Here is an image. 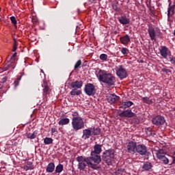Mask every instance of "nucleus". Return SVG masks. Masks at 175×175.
I'll list each match as a JSON object with an SVG mask.
<instances>
[{"label":"nucleus","instance_id":"obj_1","mask_svg":"<svg viewBox=\"0 0 175 175\" xmlns=\"http://www.w3.org/2000/svg\"><path fill=\"white\" fill-rule=\"evenodd\" d=\"M78 162V169L79 170H84L85 167H87V165L88 167L91 169H94L96 170L98 169V165L96 163H94L92 159L90 157H84L83 156H79L76 158Z\"/></svg>","mask_w":175,"mask_h":175},{"label":"nucleus","instance_id":"obj_2","mask_svg":"<svg viewBox=\"0 0 175 175\" xmlns=\"http://www.w3.org/2000/svg\"><path fill=\"white\" fill-rule=\"evenodd\" d=\"M97 77L100 81L105 83L108 85H114V83H116V77L105 70H100L97 74Z\"/></svg>","mask_w":175,"mask_h":175},{"label":"nucleus","instance_id":"obj_3","mask_svg":"<svg viewBox=\"0 0 175 175\" xmlns=\"http://www.w3.org/2000/svg\"><path fill=\"white\" fill-rule=\"evenodd\" d=\"M100 152H102V145L96 144L94 147V150H92L90 153V157H89L97 166L102 162V158L99 154Z\"/></svg>","mask_w":175,"mask_h":175},{"label":"nucleus","instance_id":"obj_4","mask_svg":"<svg viewBox=\"0 0 175 175\" xmlns=\"http://www.w3.org/2000/svg\"><path fill=\"white\" fill-rule=\"evenodd\" d=\"M100 133V129L91 127L86 129L83 130V135L81 137L83 140H87V139H90V136H96Z\"/></svg>","mask_w":175,"mask_h":175},{"label":"nucleus","instance_id":"obj_5","mask_svg":"<svg viewBox=\"0 0 175 175\" xmlns=\"http://www.w3.org/2000/svg\"><path fill=\"white\" fill-rule=\"evenodd\" d=\"M72 127L73 131L77 132L84 128V120L80 116H75L72 119Z\"/></svg>","mask_w":175,"mask_h":175},{"label":"nucleus","instance_id":"obj_6","mask_svg":"<svg viewBox=\"0 0 175 175\" xmlns=\"http://www.w3.org/2000/svg\"><path fill=\"white\" fill-rule=\"evenodd\" d=\"M114 159V150L109 149L105 150L103 154V161L106 162L108 165H111V161Z\"/></svg>","mask_w":175,"mask_h":175},{"label":"nucleus","instance_id":"obj_7","mask_svg":"<svg viewBox=\"0 0 175 175\" xmlns=\"http://www.w3.org/2000/svg\"><path fill=\"white\" fill-rule=\"evenodd\" d=\"M84 91L86 95H88V96L95 95V85H94L92 83H88L85 85Z\"/></svg>","mask_w":175,"mask_h":175},{"label":"nucleus","instance_id":"obj_8","mask_svg":"<svg viewBox=\"0 0 175 175\" xmlns=\"http://www.w3.org/2000/svg\"><path fill=\"white\" fill-rule=\"evenodd\" d=\"M157 157L159 161H161V163L164 165H167L169 163V159L165 157V152H163V150H159L157 152Z\"/></svg>","mask_w":175,"mask_h":175},{"label":"nucleus","instance_id":"obj_9","mask_svg":"<svg viewBox=\"0 0 175 175\" xmlns=\"http://www.w3.org/2000/svg\"><path fill=\"white\" fill-rule=\"evenodd\" d=\"M116 75L120 79H126V77H128L126 70L122 68V66H120L118 68L116 69Z\"/></svg>","mask_w":175,"mask_h":175},{"label":"nucleus","instance_id":"obj_10","mask_svg":"<svg viewBox=\"0 0 175 175\" xmlns=\"http://www.w3.org/2000/svg\"><path fill=\"white\" fill-rule=\"evenodd\" d=\"M152 122L154 125H163V124H165V118L161 116H157L152 118Z\"/></svg>","mask_w":175,"mask_h":175},{"label":"nucleus","instance_id":"obj_11","mask_svg":"<svg viewBox=\"0 0 175 175\" xmlns=\"http://www.w3.org/2000/svg\"><path fill=\"white\" fill-rule=\"evenodd\" d=\"M137 146L136 145V142H130L127 144V151L129 154H135L136 152V148Z\"/></svg>","mask_w":175,"mask_h":175},{"label":"nucleus","instance_id":"obj_12","mask_svg":"<svg viewBox=\"0 0 175 175\" xmlns=\"http://www.w3.org/2000/svg\"><path fill=\"white\" fill-rule=\"evenodd\" d=\"M42 95L44 96V99H47V96L50 94V88L47 85V82L44 81L42 84Z\"/></svg>","mask_w":175,"mask_h":175},{"label":"nucleus","instance_id":"obj_13","mask_svg":"<svg viewBox=\"0 0 175 175\" xmlns=\"http://www.w3.org/2000/svg\"><path fill=\"white\" fill-rule=\"evenodd\" d=\"M135 151L140 155H146L147 154V147L143 144L137 145Z\"/></svg>","mask_w":175,"mask_h":175},{"label":"nucleus","instance_id":"obj_14","mask_svg":"<svg viewBox=\"0 0 175 175\" xmlns=\"http://www.w3.org/2000/svg\"><path fill=\"white\" fill-rule=\"evenodd\" d=\"M120 117H126L128 118H131V117H135V113L132 112V110H126L119 113Z\"/></svg>","mask_w":175,"mask_h":175},{"label":"nucleus","instance_id":"obj_15","mask_svg":"<svg viewBox=\"0 0 175 175\" xmlns=\"http://www.w3.org/2000/svg\"><path fill=\"white\" fill-rule=\"evenodd\" d=\"M160 54L163 58H167V55L170 54V51H169V49L166 46H161V49L159 50Z\"/></svg>","mask_w":175,"mask_h":175},{"label":"nucleus","instance_id":"obj_16","mask_svg":"<svg viewBox=\"0 0 175 175\" xmlns=\"http://www.w3.org/2000/svg\"><path fill=\"white\" fill-rule=\"evenodd\" d=\"M16 68V64L13 62H12V60H10V62H8L7 64H5L4 68L1 70H3L4 72L5 70H9V69H11V70H13Z\"/></svg>","mask_w":175,"mask_h":175},{"label":"nucleus","instance_id":"obj_17","mask_svg":"<svg viewBox=\"0 0 175 175\" xmlns=\"http://www.w3.org/2000/svg\"><path fill=\"white\" fill-rule=\"evenodd\" d=\"M108 102L111 104L116 103L120 100V96L116 94H109L107 96Z\"/></svg>","mask_w":175,"mask_h":175},{"label":"nucleus","instance_id":"obj_18","mask_svg":"<svg viewBox=\"0 0 175 175\" xmlns=\"http://www.w3.org/2000/svg\"><path fill=\"white\" fill-rule=\"evenodd\" d=\"M83 87V81H75L72 82L71 88L77 90H80Z\"/></svg>","mask_w":175,"mask_h":175},{"label":"nucleus","instance_id":"obj_19","mask_svg":"<svg viewBox=\"0 0 175 175\" xmlns=\"http://www.w3.org/2000/svg\"><path fill=\"white\" fill-rule=\"evenodd\" d=\"M118 20L119 23H120V24H122V25H126L127 24H129V23H131V21L129 20V18H128L125 16H122L118 18Z\"/></svg>","mask_w":175,"mask_h":175},{"label":"nucleus","instance_id":"obj_20","mask_svg":"<svg viewBox=\"0 0 175 175\" xmlns=\"http://www.w3.org/2000/svg\"><path fill=\"white\" fill-rule=\"evenodd\" d=\"M120 40L122 44H124V46H126V44H128L129 42H131V37H129V36L128 35H126L123 37H121L120 38Z\"/></svg>","mask_w":175,"mask_h":175},{"label":"nucleus","instance_id":"obj_21","mask_svg":"<svg viewBox=\"0 0 175 175\" xmlns=\"http://www.w3.org/2000/svg\"><path fill=\"white\" fill-rule=\"evenodd\" d=\"M133 105V102L132 101H124L122 103V105L120 106V109H128V107H131Z\"/></svg>","mask_w":175,"mask_h":175},{"label":"nucleus","instance_id":"obj_22","mask_svg":"<svg viewBox=\"0 0 175 175\" xmlns=\"http://www.w3.org/2000/svg\"><path fill=\"white\" fill-rule=\"evenodd\" d=\"M152 167V165H151V163L148 161L144 163V165H142L143 170H145L146 172H148L151 170Z\"/></svg>","mask_w":175,"mask_h":175},{"label":"nucleus","instance_id":"obj_23","mask_svg":"<svg viewBox=\"0 0 175 175\" xmlns=\"http://www.w3.org/2000/svg\"><path fill=\"white\" fill-rule=\"evenodd\" d=\"M148 33L151 40H155V30L152 27L148 28Z\"/></svg>","mask_w":175,"mask_h":175},{"label":"nucleus","instance_id":"obj_24","mask_svg":"<svg viewBox=\"0 0 175 175\" xmlns=\"http://www.w3.org/2000/svg\"><path fill=\"white\" fill-rule=\"evenodd\" d=\"M54 169H55V165H54V163H50L47 165L46 172L47 173H53L54 172Z\"/></svg>","mask_w":175,"mask_h":175},{"label":"nucleus","instance_id":"obj_25","mask_svg":"<svg viewBox=\"0 0 175 175\" xmlns=\"http://www.w3.org/2000/svg\"><path fill=\"white\" fill-rule=\"evenodd\" d=\"M23 169L27 172L28 170H33V164H32V162L28 161L27 163V165H25L23 167Z\"/></svg>","mask_w":175,"mask_h":175},{"label":"nucleus","instance_id":"obj_26","mask_svg":"<svg viewBox=\"0 0 175 175\" xmlns=\"http://www.w3.org/2000/svg\"><path fill=\"white\" fill-rule=\"evenodd\" d=\"M70 95L72 96H75V95L79 96V95H81V90H79V89H75L73 88L70 92Z\"/></svg>","mask_w":175,"mask_h":175},{"label":"nucleus","instance_id":"obj_27","mask_svg":"<svg viewBox=\"0 0 175 175\" xmlns=\"http://www.w3.org/2000/svg\"><path fill=\"white\" fill-rule=\"evenodd\" d=\"M70 122V120L68 118H62L59 122V125H68Z\"/></svg>","mask_w":175,"mask_h":175},{"label":"nucleus","instance_id":"obj_28","mask_svg":"<svg viewBox=\"0 0 175 175\" xmlns=\"http://www.w3.org/2000/svg\"><path fill=\"white\" fill-rule=\"evenodd\" d=\"M174 10H175V5H172L168 8V13L167 16L168 17H170L174 14Z\"/></svg>","mask_w":175,"mask_h":175},{"label":"nucleus","instance_id":"obj_29","mask_svg":"<svg viewBox=\"0 0 175 175\" xmlns=\"http://www.w3.org/2000/svg\"><path fill=\"white\" fill-rule=\"evenodd\" d=\"M53 139L51 137H45L44 139V144H53Z\"/></svg>","mask_w":175,"mask_h":175},{"label":"nucleus","instance_id":"obj_30","mask_svg":"<svg viewBox=\"0 0 175 175\" xmlns=\"http://www.w3.org/2000/svg\"><path fill=\"white\" fill-rule=\"evenodd\" d=\"M64 170V165L62 164H59L56 166L55 172L56 173H61Z\"/></svg>","mask_w":175,"mask_h":175},{"label":"nucleus","instance_id":"obj_31","mask_svg":"<svg viewBox=\"0 0 175 175\" xmlns=\"http://www.w3.org/2000/svg\"><path fill=\"white\" fill-rule=\"evenodd\" d=\"M142 100L145 103H148V105H152V100L150 99V98L144 97Z\"/></svg>","mask_w":175,"mask_h":175},{"label":"nucleus","instance_id":"obj_32","mask_svg":"<svg viewBox=\"0 0 175 175\" xmlns=\"http://www.w3.org/2000/svg\"><path fill=\"white\" fill-rule=\"evenodd\" d=\"M36 135H37L36 132L34 131L32 133H28L27 135V137L28 139H35L36 137Z\"/></svg>","mask_w":175,"mask_h":175},{"label":"nucleus","instance_id":"obj_33","mask_svg":"<svg viewBox=\"0 0 175 175\" xmlns=\"http://www.w3.org/2000/svg\"><path fill=\"white\" fill-rule=\"evenodd\" d=\"M120 51L124 55H128V54H129V49L127 48H122Z\"/></svg>","mask_w":175,"mask_h":175},{"label":"nucleus","instance_id":"obj_34","mask_svg":"<svg viewBox=\"0 0 175 175\" xmlns=\"http://www.w3.org/2000/svg\"><path fill=\"white\" fill-rule=\"evenodd\" d=\"M100 59H101V61H107V55L106 54H101L99 56Z\"/></svg>","mask_w":175,"mask_h":175},{"label":"nucleus","instance_id":"obj_35","mask_svg":"<svg viewBox=\"0 0 175 175\" xmlns=\"http://www.w3.org/2000/svg\"><path fill=\"white\" fill-rule=\"evenodd\" d=\"M81 66V60H78L75 65V69H78Z\"/></svg>","mask_w":175,"mask_h":175},{"label":"nucleus","instance_id":"obj_36","mask_svg":"<svg viewBox=\"0 0 175 175\" xmlns=\"http://www.w3.org/2000/svg\"><path fill=\"white\" fill-rule=\"evenodd\" d=\"M10 20H11L12 24H14V25H16L17 24V21L16 20V17L11 16Z\"/></svg>","mask_w":175,"mask_h":175},{"label":"nucleus","instance_id":"obj_37","mask_svg":"<svg viewBox=\"0 0 175 175\" xmlns=\"http://www.w3.org/2000/svg\"><path fill=\"white\" fill-rule=\"evenodd\" d=\"M16 57H17V53H14L12 56L11 57L10 61L12 62H14L16 61Z\"/></svg>","mask_w":175,"mask_h":175},{"label":"nucleus","instance_id":"obj_38","mask_svg":"<svg viewBox=\"0 0 175 175\" xmlns=\"http://www.w3.org/2000/svg\"><path fill=\"white\" fill-rule=\"evenodd\" d=\"M51 133H57L58 131H57V126H53L52 129H51Z\"/></svg>","mask_w":175,"mask_h":175},{"label":"nucleus","instance_id":"obj_39","mask_svg":"<svg viewBox=\"0 0 175 175\" xmlns=\"http://www.w3.org/2000/svg\"><path fill=\"white\" fill-rule=\"evenodd\" d=\"M169 61L171 62V64H174L175 63V58L173 57V56L170 57Z\"/></svg>","mask_w":175,"mask_h":175},{"label":"nucleus","instance_id":"obj_40","mask_svg":"<svg viewBox=\"0 0 175 175\" xmlns=\"http://www.w3.org/2000/svg\"><path fill=\"white\" fill-rule=\"evenodd\" d=\"M162 72H164L165 73H172V71L167 68H163Z\"/></svg>","mask_w":175,"mask_h":175},{"label":"nucleus","instance_id":"obj_41","mask_svg":"<svg viewBox=\"0 0 175 175\" xmlns=\"http://www.w3.org/2000/svg\"><path fill=\"white\" fill-rule=\"evenodd\" d=\"M40 76L41 77H44V72H43V70H40Z\"/></svg>","mask_w":175,"mask_h":175},{"label":"nucleus","instance_id":"obj_42","mask_svg":"<svg viewBox=\"0 0 175 175\" xmlns=\"http://www.w3.org/2000/svg\"><path fill=\"white\" fill-rule=\"evenodd\" d=\"M16 50H17V45L14 44L12 49V51H16Z\"/></svg>","mask_w":175,"mask_h":175},{"label":"nucleus","instance_id":"obj_43","mask_svg":"<svg viewBox=\"0 0 175 175\" xmlns=\"http://www.w3.org/2000/svg\"><path fill=\"white\" fill-rule=\"evenodd\" d=\"M175 163V157L173 156L172 157V164H174Z\"/></svg>","mask_w":175,"mask_h":175},{"label":"nucleus","instance_id":"obj_44","mask_svg":"<svg viewBox=\"0 0 175 175\" xmlns=\"http://www.w3.org/2000/svg\"><path fill=\"white\" fill-rule=\"evenodd\" d=\"M5 81H6V77L3 78L2 79V82L5 83Z\"/></svg>","mask_w":175,"mask_h":175},{"label":"nucleus","instance_id":"obj_45","mask_svg":"<svg viewBox=\"0 0 175 175\" xmlns=\"http://www.w3.org/2000/svg\"><path fill=\"white\" fill-rule=\"evenodd\" d=\"M146 135H148V129L146 130Z\"/></svg>","mask_w":175,"mask_h":175},{"label":"nucleus","instance_id":"obj_46","mask_svg":"<svg viewBox=\"0 0 175 175\" xmlns=\"http://www.w3.org/2000/svg\"><path fill=\"white\" fill-rule=\"evenodd\" d=\"M174 36H175V30H174Z\"/></svg>","mask_w":175,"mask_h":175},{"label":"nucleus","instance_id":"obj_47","mask_svg":"<svg viewBox=\"0 0 175 175\" xmlns=\"http://www.w3.org/2000/svg\"><path fill=\"white\" fill-rule=\"evenodd\" d=\"M174 154L175 155V151L174 152Z\"/></svg>","mask_w":175,"mask_h":175},{"label":"nucleus","instance_id":"obj_48","mask_svg":"<svg viewBox=\"0 0 175 175\" xmlns=\"http://www.w3.org/2000/svg\"><path fill=\"white\" fill-rule=\"evenodd\" d=\"M0 70H2V68H0Z\"/></svg>","mask_w":175,"mask_h":175},{"label":"nucleus","instance_id":"obj_49","mask_svg":"<svg viewBox=\"0 0 175 175\" xmlns=\"http://www.w3.org/2000/svg\"><path fill=\"white\" fill-rule=\"evenodd\" d=\"M0 12H1V8H0Z\"/></svg>","mask_w":175,"mask_h":175}]
</instances>
